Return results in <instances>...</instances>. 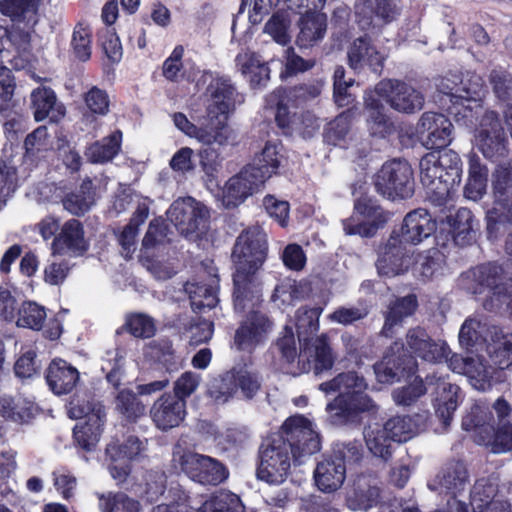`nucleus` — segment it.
Wrapping results in <instances>:
<instances>
[{"label": "nucleus", "instance_id": "17", "mask_svg": "<svg viewBox=\"0 0 512 512\" xmlns=\"http://www.w3.org/2000/svg\"><path fill=\"white\" fill-rule=\"evenodd\" d=\"M204 82L211 79L206 91L207 116L213 118L229 119L237 104L244 101V98L236 91L231 81L222 77L212 78L208 73H203Z\"/></svg>", "mask_w": 512, "mask_h": 512}, {"label": "nucleus", "instance_id": "26", "mask_svg": "<svg viewBox=\"0 0 512 512\" xmlns=\"http://www.w3.org/2000/svg\"><path fill=\"white\" fill-rule=\"evenodd\" d=\"M88 246L82 224L76 219H70L62 224L61 230L53 239L51 254L78 257L88 250Z\"/></svg>", "mask_w": 512, "mask_h": 512}, {"label": "nucleus", "instance_id": "38", "mask_svg": "<svg viewBox=\"0 0 512 512\" xmlns=\"http://www.w3.org/2000/svg\"><path fill=\"white\" fill-rule=\"evenodd\" d=\"M384 52L377 49L367 37H359L349 48L348 60L353 69L370 67L373 71H379L385 60Z\"/></svg>", "mask_w": 512, "mask_h": 512}, {"label": "nucleus", "instance_id": "57", "mask_svg": "<svg viewBox=\"0 0 512 512\" xmlns=\"http://www.w3.org/2000/svg\"><path fill=\"white\" fill-rule=\"evenodd\" d=\"M98 42L111 64H118L123 57V47L119 36L112 27H105L98 32Z\"/></svg>", "mask_w": 512, "mask_h": 512}, {"label": "nucleus", "instance_id": "52", "mask_svg": "<svg viewBox=\"0 0 512 512\" xmlns=\"http://www.w3.org/2000/svg\"><path fill=\"white\" fill-rule=\"evenodd\" d=\"M446 224L454 240L464 244L466 237L473 231L474 217L467 208H460L446 217Z\"/></svg>", "mask_w": 512, "mask_h": 512}, {"label": "nucleus", "instance_id": "19", "mask_svg": "<svg viewBox=\"0 0 512 512\" xmlns=\"http://www.w3.org/2000/svg\"><path fill=\"white\" fill-rule=\"evenodd\" d=\"M416 361L404 346L395 342L383 359L375 364L374 372L379 383L392 384L400 377L410 376L416 371Z\"/></svg>", "mask_w": 512, "mask_h": 512}, {"label": "nucleus", "instance_id": "12", "mask_svg": "<svg viewBox=\"0 0 512 512\" xmlns=\"http://www.w3.org/2000/svg\"><path fill=\"white\" fill-rule=\"evenodd\" d=\"M173 461L193 481L217 485L228 477L227 468L217 459L176 447Z\"/></svg>", "mask_w": 512, "mask_h": 512}, {"label": "nucleus", "instance_id": "13", "mask_svg": "<svg viewBox=\"0 0 512 512\" xmlns=\"http://www.w3.org/2000/svg\"><path fill=\"white\" fill-rule=\"evenodd\" d=\"M377 191L388 199H406L413 195L414 177L411 165L402 159L385 162L375 175Z\"/></svg>", "mask_w": 512, "mask_h": 512}, {"label": "nucleus", "instance_id": "49", "mask_svg": "<svg viewBox=\"0 0 512 512\" xmlns=\"http://www.w3.org/2000/svg\"><path fill=\"white\" fill-rule=\"evenodd\" d=\"M36 405L25 398H2L0 400V414L15 422H27L35 416Z\"/></svg>", "mask_w": 512, "mask_h": 512}, {"label": "nucleus", "instance_id": "16", "mask_svg": "<svg viewBox=\"0 0 512 512\" xmlns=\"http://www.w3.org/2000/svg\"><path fill=\"white\" fill-rule=\"evenodd\" d=\"M277 435H281L290 447L295 461L301 462L302 457L320 450L319 435L313 423L302 415L288 418Z\"/></svg>", "mask_w": 512, "mask_h": 512}, {"label": "nucleus", "instance_id": "61", "mask_svg": "<svg viewBox=\"0 0 512 512\" xmlns=\"http://www.w3.org/2000/svg\"><path fill=\"white\" fill-rule=\"evenodd\" d=\"M234 374V383L236 390L241 389V392L246 398H252L260 388V381L252 369L247 366H236L231 370Z\"/></svg>", "mask_w": 512, "mask_h": 512}, {"label": "nucleus", "instance_id": "34", "mask_svg": "<svg viewBox=\"0 0 512 512\" xmlns=\"http://www.w3.org/2000/svg\"><path fill=\"white\" fill-rule=\"evenodd\" d=\"M346 478V466L340 456L325 458L314 470V481L318 489L324 493L338 490Z\"/></svg>", "mask_w": 512, "mask_h": 512}, {"label": "nucleus", "instance_id": "42", "mask_svg": "<svg viewBox=\"0 0 512 512\" xmlns=\"http://www.w3.org/2000/svg\"><path fill=\"white\" fill-rule=\"evenodd\" d=\"M297 44L301 48H308L321 41L326 33L327 18L320 12H308L300 20Z\"/></svg>", "mask_w": 512, "mask_h": 512}, {"label": "nucleus", "instance_id": "20", "mask_svg": "<svg viewBox=\"0 0 512 512\" xmlns=\"http://www.w3.org/2000/svg\"><path fill=\"white\" fill-rule=\"evenodd\" d=\"M262 186L263 176H255L252 168L245 167L219 188L215 197L226 208L236 207Z\"/></svg>", "mask_w": 512, "mask_h": 512}, {"label": "nucleus", "instance_id": "63", "mask_svg": "<svg viewBox=\"0 0 512 512\" xmlns=\"http://www.w3.org/2000/svg\"><path fill=\"white\" fill-rule=\"evenodd\" d=\"M488 439L483 442H477L480 445L488 447L493 453H506L512 449V427L503 425L496 432L494 427L487 433Z\"/></svg>", "mask_w": 512, "mask_h": 512}, {"label": "nucleus", "instance_id": "5", "mask_svg": "<svg viewBox=\"0 0 512 512\" xmlns=\"http://www.w3.org/2000/svg\"><path fill=\"white\" fill-rule=\"evenodd\" d=\"M322 310L311 308L298 310L296 328L299 341H303V349L299 353L302 362V371H313L316 375L330 370L334 363L333 353L327 343L326 337L308 339L319 328V317Z\"/></svg>", "mask_w": 512, "mask_h": 512}, {"label": "nucleus", "instance_id": "3", "mask_svg": "<svg viewBox=\"0 0 512 512\" xmlns=\"http://www.w3.org/2000/svg\"><path fill=\"white\" fill-rule=\"evenodd\" d=\"M319 389L326 394L338 392V396L326 406L329 420L335 425L354 422L359 413L373 407L372 400L365 394L367 383L356 372L341 373L320 384Z\"/></svg>", "mask_w": 512, "mask_h": 512}, {"label": "nucleus", "instance_id": "8", "mask_svg": "<svg viewBox=\"0 0 512 512\" xmlns=\"http://www.w3.org/2000/svg\"><path fill=\"white\" fill-rule=\"evenodd\" d=\"M30 30H20L14 28L10 33L0 27V64L7 60L11 62L13 68L23 69L27 58L23 59L29 48ZM14 81L10 70L0 65V101L8 102L14 93Z\"/></svg>", "mask_w": 512, "mask_h": 512}, {"label": "nucleus", "instance_id": "56", "mask_svg": "<svg viewBox=\"0 0 512 512\" xmlns=\"http://www.w3.org/2000/svg\"><path fill=\"white\" fill-rule=\"evenodd\" d=\"M487 326L477 317L466 319L459 332V342L461 346L470 348L475 345H481L487 341Z\"/></svg>", "mask_w": 512, "mask_h": 512}, {"label": "nucleus", "instance_id": "39", "mask_svg": "<svg viewBox=\"0 0 512 512\" xmlns=\"http://www.w3.org/2000/svg\"><path fill=\"white\" fill-rule=\"evenodd\" d=\"M488 169L482 164L480 157L471 152L468 155V177L463 188L467 200L479 201L487 192Z\"/></svg>", "mask_w": 512, "mask_h": 512}, {"label": "nucleus", "instance_id": "4", "mask_svg": "<svg viewBox=\"0 0 512 512\" xmlns=\"http://www.w3.org/2000/svg\"><path fill=\"white\" fill-rule=\"evenodd\" d=\"M318 86H298L292 89H279L268 97V105H275V119L279 127L298 133L304 138H310L319 129L317 118L311 113L301 117L291 114L290 108L300 105L307 99L319 95Z\"/></svg>", "mask_w": 512, "mask_h": 512}, {"label": "nucleus", "instance_id": "62", "mask_svg": "<svg viewBox=\"0 0 512 512\" xmlns=\"http://www.w3.org/2000/svg\"><path fill=\"white\" fill-rule=\"evenodd\" d=\"M235 393L236 384L231 370L224 373L220 378L214 379L209 388V395L217 404L228 402Z\"/></svg>", "mask_w": 512, "mask_h": 512}, {"label": "nucleus", "instance_id": "45", "mask_svg": "<svg viewBox=\"0 0 512 512\" xmlns=\"http://www.w3.org/2000/svg\"><path fill=\"white\" fill-rule=\"evenodd\" d=\"M283 147L278 142H267L255 164L246 166L252 168L255 176H263V184L276 173L283 158Z\"/></svg>", "mask_w": 512, "mask_h": 512}, {"label": "nucleus", "instance_id": "64", "mask_svg": "<svg viewBox=\"0 0 512 512\" xmlns=\"http://www.w3.org/2000/svg\"><path fill=\"white\" fill-rule=\"evenodd\" d=\"M350 112H344L331 121L324 134V139L328 144L334 146H344L346 136L349 131Z\"/></svg>", "mask_w": 512, "mask_h": 512}, {"label": "nucleus", "instance_id": "48", "mask_svg": "<svg viewBox=\"0 0 512 512\" xmlns=\"http://www.w3.org/2000/svg\"><path fill=\"white\" fill-rule=\"evenodd\" d=\"M364 438L368 450L374 456L385 461L391 457L393 449L392 442L394 441L390 438L388 431L385 429V425H370L365 430Z\"/></svg>", "mask_w": 512, "mask_h": 512}, {"label": "nucleus", "instance_id": "6", "mask_svg": "<svg viewBox=\"0 0 512 512\" xmlns=\"http://www.w3.org/2000/svg\"><path fill=\"white\" fill-rule=\"evenodd\" d=\"M420 181L437 198L448 197L462 176V161L453 150L433 151L419 163Z\"/></svg>", "mask_w": 512, "mask_h": 512}, {"label": "nucleus", "instance_id": "41", "mask_svg": "<svg viewBox=\"0 0 512 512\" xmlns=\"http://www.w3.org/2000/svg\"><path fill=\"white\" fill-rule=\"evenodd\" d=\"M426 418L425 415L420 414L397 415L387 420L384 425L394 442H406L424 429Z\"/></svg>", "mask_w": 512, "mask_h": 512}, {"label": "nucleus", "instance_id": "46", "mask_svg": "<svg viewBox=\"0 0 512 512\" xmlns=\"http://www.w3.org/2000/svg\"><path fill=\"white\" fill-rule=\"evenodd\" d=\"M296 12L297 10L291 11L287 7L278 8L266 22L264 33L268 34L276 43L287 45L291 41L292 15Z\"/></svg>", "mask_w": 512, "mask_h": 512}, {"label": "nucleus", "instance_id": "31", "mask_svg": "<svg viewBox=\"0 0 512 512\" xmlns=\"http://www.w3.org/2000/svg\"><path fill=\"white\" fill-rule=\"evenodd\" d=\"M406 338L411 353L425 361L440 362L448 357L449 348L446 343L433 341L422 328L411 329Z\"/></svg>", "mask_w": 512, "mask_h": 512}, {"label": "nucleus", "instance_id": "35", "mask_svg": "<svg viewBox=\"0 0 512 512\" xmlns=\"http://www.w3.org/2000/svg\"><path fill=\"white\" fill-rule=\"evenodd\" d=\"M428 380L430 384L436 385V397L434 400L436 414L443 424L447 426L458 406L460 389L458 386L446 382L442 377L436 379L435 376H432Z\"/></svg>", "mask_w": 512, "mask_h": 512}, {"label": "nucleus", "instance_id": "30", "mask_svg": "<svg viewBox=\"0 0 512 512\" xmlns=\"http://www.w3.org/2000/svg\"><path fill=\"white\" fill-rule=\"evenodd\" d=\"M435 230L436 222L431 215L424 209H416L405 216L400 234L397 236L402 245L406 243L416 245L431 236Z\"/></svg>", "mask_w": 512, "mask_h": 512}, {"label": "nucleus", "instance_id": "32", "mask_svg": "<svg viewBox=\"0 0 512 512\" xmlns=\"http://www.w3.org/2000/svg\"><path fill=\"white\" fill-rule=\"evenodd\" d=\"M30 101L33 116L37 122L45 119L58 122L65 115L64 105L57 100L55 92L49 87L41 86L32 90Z\"/></svg>", "mask_w": 512, "mask_h": 512}, {"label": "nucleus", "instance_id": "51", "mask_svg": "<svg viewBox=\"0 0 512 512\" xmlns=\"http://www.w3.org/2000/svg\"><path fill=\"white\" fill-rule=\"evenodd\" d=\"M307 0H253L252 9L249 11V21L256 25L259 24L265 16L278 10V8L287 7L294 11L305 6Z\"/></svg>", "mask_w": 512, "mask_h": 512}, {"label": "nucleus", "instance_id": "53", "mask_svg": "<svg viewBox=\"0 0 512 512\" xmlns=\"http://www.w3.org/2000/svg\"><path fill=\"white\" fill-rule=\"evenodd\" d=\"M114 404L115 410L128 421H135L145 414V405L129 389L119 391Z\"/></svg>", "mask_w": 512, "mask_h": 512}, {"label": "nucleus", "instance_id": "25", "mask_svg": "<svg viewBox=\"0 0 512 512\" xmlns=\"http://www.w3.org/2000/svg\"><path fill=\"white\" fill-rule=\"evenodd\" d=\"M416 131L426 148H442L451 142L452 123L442 114L426 112L421 116Z\"/></svg>", "mask_w": 512, "mask_h": 512}, {"label": "nucleus", "instance_id": "36", "mask_svg": "<svg viewBox=\"0 0 512 512\" xmlns=\"http://www.w3.org/2000/svg\"><path fill=\"white\" fill-rule=\"evenodd\" d=\"M378 497L379 488L375 479L361 475L353 480L347 491V505L351 510L366 511L377 503Z\"/></svg>", "mask_w": 512, "mask_h": 512}, {"label": "nucleus", "instance_id": "40", "mask_svg": "<svg viewBox=\"0 0 512 512\" xmlns=\"http://www.w3.org/2000/svg\"><path fill=\"white\" fill-rule=\"evenodd\" d=\"M79 371L62 359L53 360L47 370L46 380L58 395L69 393L79 381Z\"/></svg>", "mask_w": 512, "mask_h": 512}, {"label": "nucleus", "instance_id": "27", "mask_svg": "<svg viewBox=\"0 0 512 512\" xmlns=\"http://www.w3.org/2000/svg\"><path fill=\"white\" fill-rule=\"evenodd\" d=\"M186 414V401L170 393L162 394L150 409L153 423L163 431L178 427Z\"/></svg>", "mask_w": 512, "mask_h": 512}, {"label": "nucleus", "instance_id": "50", "mask_svg": "<svg viewBox=\"0 0 512 512\" xmlns=\"http://www.w3.org/2000/svg\"><path fill=\"white\" fill-rule=\"evenodd\" d=\"M122 142V133L117 130L101 142L90 145L85 155L92 163H104L110 161L119 152Z\"/></svg>", "mask_w": 512, "mask_h": 512}, {"label": "nucleus", "instance_id": "24", "mask_svg": "<svg viewBox=\"0 0 512 512\" xmlns=\"http://www.w3.org/2000/svg\"><path fill=\"white\" fill-rule=\"evenodd\" d=\"M412 258L411 250L402 245L399 236L392 234L379 254L378 273L389 278L402 275L410 270Z\"/></svg>", "mask_w": 512, "mask_h": 512}, {"label": "nucleus", "instance_id": "2", "mask_svg": "<svg viewBox=\"0 0 512 512\" xmlns=\"http://www.w3.org/2000/svg\"><path fill=\"white\" fill-rule=\"evenodd\" d=\"M393 109L413 113L423 107L422 94L411 85L397 80H382L373 91L367 92L365 104L368 112V126L371 134L385 137L393 131V123L384 115L381 101Z\"/></svg>", "mask_w": 512, "mask_h": 512}, {"label": "nucleus", "instance_id": "11", "mask_svg": "<svg viewBox=\"0 0 512 512\" xmlns=\"http://www.w3.org/2000/svg\"><path fill=\"white\" fill-rule=\"evenodd\" d=\"M174 125L186 136L195 139L208 147H225L235 143L236 137L233 129L228 125V119L207 116L205 123L196 126L188 120L185 114L173 115Z\"/></svg>", "mask_w": 512, "mask_h": 512}, {"label": "nucleus", "instance_id": "60", "mask_svg": "<svg viewBox=\"0 0 512 512\" xmlns=\"http://www.w3.org/2000/svg\"><path fill=\"white\" fill-rule=\"evenodd\" d=\"M24 145L28 156H43V153L53 149V138L45 126H40L27 135Z\"/></svg>", "mask_w": 512, "mask_h": 512}, {"label": "nucleus", "instance_id": "29", "mask_svg": "<svg viewBox=\"0 0 512 512\" xmlns=\"http://www.w3.org/2000/svg\"><path fill=\"white\" fill-rule=\"evenodd\" d=\"M270 331L271 323L267 317L252 312L236 331L235 344L238 349L251 352L267 340Z\"/></svg>", "mask_w": 512, "mask_h": 512}, {"label": "nucleus", "instance_id": "44", "mask_svg": "<svg viewBox=\"0 0 512 512\" xmlns=\"http://www.w3.org/2000/svg\"><path fill=\"white\" fill-rule=\"evenodd\" d=\"M417 308V299L414 295H408L394 299L389 305L385 313V323L382 333L385 336L393 334V328L400 326L402 322L410 317Z\"/></svg>", "mask_w": 512, "mask_h": 512}, {"label": "nucleus", "instance_id": "55", "mask_svg": "<svg viewBox=\"0 0 512 512\" xmlns=\"http://www.w3.org/2000/svg\"><path fill=\"white\" fill-rule=\"evenodd\" d=\"M413 253L412 264L410 270L416 277L423 279L432 278L440 268V255L437 250H428L422 253Z\"/></svg>", "mask_w": 512, "mask_h": 512}, {"label": "nucleus", "instance_id": "47", "mask_svg": "<svg viewBox=\"0 0 512 512\" xmlns=\"http://www.w3.org/2000/svg\"><path fill=\"white\" fill-rule=\"evenodd\" d=\"M39 3L40 0H2L0 13L14 22L25 21L29 26H33L37 22Z\"/></svg>", "mask_w": 512, "mask_h": 512}, {"label": "nucleus", "instance_id": "23", "mask_svg": "<svg viewBox=\"0 0 512 512\" xmlns=\"http://www.w3.org/2000/svg\"><path fill=\"white\" fill-rule=\"evenodd\" d=\"M472 512H512L510 504L499 493L496 477L478 479L469 495Z\"/></svg>", "mask_w": 512, "mask_h": 512}, {"label": "nucleus", "instance_id": "21", "mask_svg": "<svg viewBox=\"0 0 512 512\" xmlns=\"http://www.w3.org/2000/svg\"><path fill=\"white\" fill-rule=\"evenodd\" d=\"M475 146L487 159L505 154L507 139L495 112H487L482 117L475 132Z\"/></svg>", "mask_w": 512, "mask_h": 512}, {"label": "nucleus", "instance_id": "7", "mask_svg": "<svg viewBox=\"0 0 512 512\" xmlns=\"http://www.w3.org/2000/svg\"><path fill=\"white\" fill-rule=\"evenodd\" d=\"M501 267L496 264H485L463 273L460 286L475 295H484L483 305L494 310L506 305L512 306V277L503 282Z\"/></svg>", "mask_w": 512, "mask_h": 512}, {"label": "nucleus", "instance_id": "9", "mask_svg": "<svg viewBox=\"0 0 512 512\" xmlns=\"http://www.w3.org/2000/svg\"><path fill=\"white\" fill-rule=\"evenodd\" d=\"M439 89L450 102L447 107L449 114L460 121L469 118L472 110L480 107L484 85L479 75L471 74L461 79L459 84L449 79L442 80Z\"/></svg>", "mask_w": 512, "mask_h": 512}, {"label": "nucleus", "instance_id": "14", "mask_svg": "<svg viewBox=\"0 0 512 512\" xmlns=\"http://www.w3.org/2000/svg\"><path fill=\"white\" fill-rule=\"evenodd\" d=\"M71 418L80 419L74 427L76 443L83 449L92 450L100 440L105 422L103 405L98 402L86 404H71L69 409Z\"/></svg>", "mask_w": 512, "mask_h": 512}, {"label": "nucleus", "instance_id": "28", "mask_svg": "<svg viewBox=\"0 0 512 512\" xmlns=\"http://www.w3.org/2000/svg\"><path fill=\"white\" fill-rule=\"evenodd\" d=\"M217 288V274L211 265L200 276L199 281L187 282L185 291L189 295L193 310L201 311L205 308H214L218 303Z\"/></svg>", "mask_w": 512, "mask_h": 512}, {"label": "nucleus", "instance_id": "33", "mask_svg": "<svg viewBox=\"0 0 512 512\" xmlns=\"http://www.w3.org/2000/svg\"><path fill=\"white\" fill-rule=\"evenodd\" d=\"M448 366L453 372L466 375L478 390H484L489 385L492 368L484 363L480 356L464 358L460 355H453L448 360Z\"/></svg>", "mask_w": 512, "mask_h": 512}, {"label": "nucleus", "instance_id": "37", "mask_svg": "<svg viewBox=\"0 0 512 512\" xmlns=\"http://www.w3.org/2000/svg\"><path fill=\"white\" fill-rule=\"evenodd\" d=\"M235 64L253 88L264 87L270 79L268 63L252 51L245 50L238 53Z\"/></svg>", "mask_w": 512, "mask_h": 512}, {"label": "nucleus", "instance_id": "1", "mask_svg": "<svg viewBox=\"0 0 512 512\" xmlns=\"http://www.w3.org/2000/svg\"><path fill=\"white\" fill-rule=\"evenodd\" d=\"M266 254L267 239L261 227H249L238 236L232 252L235 266L233 296L236 310L244 311L259 303L261 293L255 273L263 265Z\"/></svg>", "mask_w": 512, "mask_h": 512}, {"label": "nucleus", "instance_id": "59", "mask_svg": "<svg viewBox=\"0 0 512 512\" xmlns=\"http://www.w3.org/2000/svg\"><path fill=\"white\" fill-rule=\"evenodd\" d=\"M46 316L44 307L35 302H25L19 310L17 325L32 330H40Z\"/></svg>", "mask_w": 512, "mask_h": 512}, {"label": "nucleus", "instance_id": "43", "mask_svg": "<svg viewBox=\"0 0 512 512\" xmlns=\"http://www.w3.org/2000/svg\"><path fill=\"white\" fill-rule=\"evenodd\" d=\"M493 417L488 407L475 404L471 411L463 418L462 427L471 432L475 442H483L489 437V430L493 427Z\"/></svg>", "mask_w": 512, "mask_h": 512}, {"label": "nucleus", "instance_id": "15", "mask_svg": "<svg viewBox=\"0 0 512 512\" xmlns=\"http://www.w3.org/2000/svg\"><path fill=\"white\" fill-rule=\"evenodd\" d=\"M168 219L178 231L190 239H197L207 229V208L191 197L176 200L167 211Z\"/></svg>", "mask_w": 512, "mask_h": 512}, {"label": "nucleus", "instance_id": "54", "mask_svg": "<svg viewBox=\"0 0 512 512\" xmlns=\"http://www.w3.org/2000/svg\"><path fill=\"white\" fill-rule=\"evenodd\" d=\"M94 203L92 182L84 181L79 190L68 194L63 199L64 208L74 215H82L87 212Z\"/></svg>", "mask_w": 512, "mask_h": 512}, {"label": "nucleus", "instance_id": "18", "mask_svg": "<svg viewBox=\"0 0 512 512\" xmlns=\"http://www.w3.org/2000/svg\"><path fill=\"white\" fill-rule=\"evenodd\" d=\"M388 218L389 215L374 201L362 198L356 201L352 216L343 220V230L346 235L371 237Z\"/></svg>", "mask_w": 512, "mask_h": 512}, {"label": "nucleus", "instance_id": "10", "mask_svg": "<svg viewBox=\"0 0 512 512\" xmlns=\"http://www.w3.org/2000/svg\"><path fill=\"white\" fill-rule=\"evenodd\" d=\"M291 450L281 435L266 439L260 450L257 477L268 484L283 483L291 467Z\"/></svg>", "mask_w": 512, "mask_h": 512}, {"label": "nucleus", "instance_id": "58", "mask_svg": "<svg viewBox=\"0 0 512 512\" xmlns=\"http://www.w3.org/2000/svg\"><path fill=\"white\" fill-rule=\"evenodd\" d=\"M92 28L86 22H79L73 31L72 49L75 56L82 61H87L91 56Z\"/></svg>", "mask_w": 512, "mask_h": 512}, {"label": "nucleus", "instance_id": "22", "mask_svg": "<svg viewBox=\"0 0 512 512\" xmlns=\"http://www.w3.org/2000/svg\"><path fill=\"white\" fill-rule=\"evenodd\" d=\"M147 441L140 440L137 437L130 436L121 444H109L106 448L107 456L110 459L109 471L111 476L118 482L126 481L130 473L129 461L142 456L146 450Z\"/></svg>", "mask_w": 512, "mask_h": 512}]
</instances>
